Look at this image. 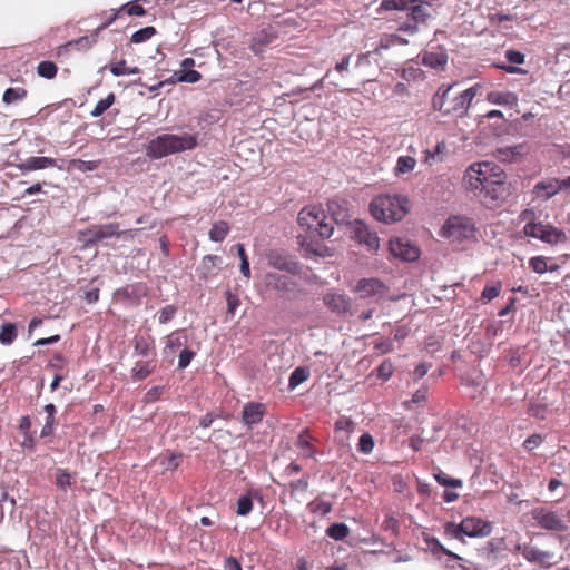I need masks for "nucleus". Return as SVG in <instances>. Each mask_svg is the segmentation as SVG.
<instances>
[{
    "mask_svg": "<svg viewBox=\"0 0 570 570\" xmlns=\"http://www.w3.org/2000/svg\"><path fill=\"white\" fill-rule=\"evenodd\" d=\"M445 148H446L445 142L441 141V142L436 144L433 153L430 150H426L425 151V155H426L425 163L431 164V160L434 159L435 155L444 153Z\"/></svg>",
    "mask_w": 570,
    "mask_h": 570,
    "instance_id": "338daca9",
    "label": "nucleus"
},
{
    "mask_svg": "<svg viewBox=\"0 0 570 570\" xmlns=\"http://www.w3.org/2000/svg\"><path fill=\"white\" fill-rule=\"evenodd\" d=\"M525 150H527V147L523 144L515 145V146L502 147V148H498L494 151V157L499 161L512 163L518 157L522 156L525 153Z\"/></svg>",
    "mask_w": 570,
    "mask_h": 570,
    "instance_id": "4be33fe9",
    "label": "nucleus"
},
{
    "mask_svg": "<svg viewBox=\"0 0 570 570\" xmlns=\"http://www.w3.org/2000/svg\"><path fill=\"white\" fill-rule=\"evenodd\" d=\"M98 33L95 31L90 36H83L75 40H70L58 47V56L68 53L71 50H88L97 42Z\"/></svg>",
    "mask_w": 570,
    "mask_h": 570,
    "instance_id": "a211bd4d",
    "label": "nucleus"
},
{
    "mask_svg": "<svg viewBox=\"0 0 570 570\" xmlns=\"http://www.w3.org/2000/svg\"><path fill=\"white\" fill-rule=\"evenodd\" d=\"M505 58L509 62L515 63V65H522L525 60V56L517 50H508L505 52Z\"/></svg>",
    "mask_w": 570,
    "mask_h": 570,
    "instance_id": "680f3d73",
    "label": "nucleus"
},
{
    "mask_svg": "<svg viewBox=\"0 0 570 570\" xmlns=\"http://www.w3.org/2000/svg\"><path fill=\"white\" fill-rule=\"evenodd\" d=\"M55 483L63 491L71 487V474L69 471L61 468L57 469L55 473Z\"/></svg>",
    "mask_w": 570,
    "mask_h": 570,
    "instance_id": "58836bf2",
    "label": "nucleus"
},
{
    "mask_svg": "<svg viewBox=\"0 0 570 570\" xmlns=\"http://www.w3.org/2000/svg\"><path fill=\"white\" fill-rule=\"evenodd\" d=\"M461 528H463L464 535L470 538L488 537L492 532V523L484 521L480 518L468 517L461 521Z\"/></svg>",
    "mask_w": 570,
    "mask_h": 570,
    "instance_id": "2eb2a0df",
    "label": "nucleus"
},
{
    "mask_svg": "<svg viewBox=\"0 0 570 570\" xmlns=\"http://www.w3.org/2000/svg\"><path fill=\"white\" fill-rule=\"evenodd\" d=\"M391 254L405 262H414L420 257V249L410 240L393 238L390 240Z\"/></svg>",
    "mask_w": 570,
    "mask_h": 570,
    "instance_id": "ddd939ff",
    "label": "nucleus"
},
{
    "mask_svg": "<svg viewBox=\"0 0 570 570\" xmlns=\"http://www.w3.org/2000/svg\"><path fill=\"white\" fill-rule=\"evenodd\" d=\"M425 542L433 554L442 553V554L450 557L453 560H461L460 556L448 550L436 538H434V537L426 538Z\"/></svg>",
    "mask_w": 570,
    "mask_h": 570,
    "instance_id": "7c9ffc66",
    "label": "nucleus"
},
{
    "mask_svg": "<svg viewBox=\"0 0 570 570\" xmlns=\"http://www.w3.org/2000/svg\"><path fill=\"white\" fill-rule=\"evenodd\" d=\"M355 429V423L350 417L342 416L335 422L336 436L341 443H346L351 433Z\"/></svg>",
    "mask_w": 570,
    "mask_h": 570,
    "instance_id": "393cba45",
    "label": "nucleus"
},
{
    "mask_svg": "<svg viewBox=\"0 0 570 570\" xmlns=\"http://www.w3.org/2000/svg\"><path fill=\"white\" fill-rule=\"evenodd\" d=\"M374 439L370 433H363L358 440L357 451L363 454H370L374 449Z\"/></svg>",
    "mask_w": 570,
    "mask_h": 570,
    "instance_id": "37998d69",
    "label": "nucleus"
},
{
    "mask_svg": "<svg viewBox=\"0 0 570 570\" xmlns=\"http://www.w3.org/2000/svg\"><path fill=\"white\" fill-rule=\"evenodd\" d=\"M27 90L21 87L17 88H8L2 96V101L6 105H11L18 101L23 100L27 97Z\"/></svg>",
    "mask_w": 570,
    "mask_h": 570,
    "instance_id": "473e14b6",
    "label": "nucleus"
},
{
    "mask_svg": "<svg viewBox=\"0 0 570 570\" xmlns=\"http://www.w3.org/2000/svg\"><path fill=\"white\" fill-rule=\"evenodd\" d=\"M542 443V438L540 434H533L529 436L524 441V448L529 451H532L533 449L538 448Z\"/></svg>",
    "mask_w": 570,
    "mask_h": 570,
    "instance_id": "0e129e2a",
    "label": "nucleus"
},
{
    "mask_svg": "<svg viewBox=\"0 0 570 570\" xmlns=\"http://www.w3.org/2000/svg\"><path fill=\"white\" fill-rule=\"evenodd\" d=\"M352 233L354 239L366 246L370 250L380 248V238L377 234L368 228L362 220H354L352 224Z\"/></svg>",
    "mask_w": 570,
    "mask_h": 570,
    "instance_id": "f8f14e48",
    "label": "nucleus"
},
{
    "mask_svg": "<svg viewBox=\"0 0 570 570\" xmlns=\"http://www.w3.org/2000/svg\"><path fill=\"white\" fill-rule=\"evenodd\" d=\"M474 232L475 228L472 220L461 216L450 217L442 227V236L456 242L473 237Z\"/></svg>",
    "mask_w": 570,
    "mask_h": 570,
    "instance_id": "6e6552de",
    "label": "nucleus"
},
{
    "mask_svg": "<svg viewBox=\"0 0 570 570\" xmlns=\"http://www.w3.org/2000/svg\"><path fill=\"white\" fill-rule=\"evenodd\" d=\"M560 193H562V190L559 178L542 179L538 181L532 189L534 199L541 202H547Z\"/></svg>",
    "mask_w": 570,
    "mask_h": 570,
    "instance_id": "dca6fc26",
    "label": "nucleus"
},
{
    "mask_svg": "<svg viewBox=\"0 0 570 570\" xmlns=\"http://www.w3.org/2000/svg\"><path fill=\"white\" fill-rule=\"evenodd\" d=\"M70 167L72 169H77V170H81V171L95 170L98 167V161L72 159V160H70Z\"/></svg>",
    "mask_w": 570,
    "mask_h": 570,
    "instance_id": "8fccbe9b",
    "label": "nucleus"
},
{
    "mask_svg": "<svg viewBox=\"0 0 570 570\" xmlns=\"http://www.w3.org/2000/svg\"><path fill=\"white\" fill-rule=\"evenodd\" d=\"M434 478L439 484L444 485V487L458 488V487L462 485V481L460 479L450 478L442 471H439L438 473H435Z\"/></svg>",
    "mask_w": 570,
    "mask_h": 570,
    "instance_id": "09e8293b",
    "label": "nucleus"
},
{
    "mask_svg": "<svg viewBox=\"0 0 570 570\" xmlns=\"http://www.w3.org/2000/svg\"><path fill=\"white\" fill-rule=\"evenodd\" d=\"M394 371V366L392 362L389 360H385L381 363V365L377 367V376L384 381L389 380Z\"/></svg>",
    "mask_w": 570,
    "mask_h": 570,
    "instance_id": "864d4df0",
    "label": "nucleus"
},
{
    "mask_svg": "<svg viewBox=\"0 0 570 570\" xmlns=\"http://www.w3.org/2000/svg\"><path fill=\"white\" fill-rule=\"evenodd\" d=\"M126 232L119 230V225L116 223L102 224V225H92L86 229L83 235L86 236V243L88 245H96L104 239L119 237Z\"/></svg>",
    "mask_w": 570,
    "mask_h": 570,
    "instance_id": "9d476101",
    "label": "nucleus"
},
{
    "mask_svg": "<svg viewBox=\"0 0 570 570\" xmlns=\"http://www.w3.org/2000/svg\"><path fill=\"white\" fill-rule=\"evenodd\" d=\"M416 164V159L412 156H400L396 160L393 173L396 177H404L414 170Z\"/></svg>",
    "mask_w": 570,
    "mask_h": 570,
    "instance_id": "a878e982",
    "label": "nucleus"
},
{
    "mask_svg": "<svg viewBox=\"0 0 570 570\" xmlns=\"http://www.w3.org/2000/svg\"><path fill=\"white\" fill-rule=\"evenodd\" d=\"M448 62V55L445 51H429L422 56V63L426 67L438 69L444 67Z\"/></svg>",
    "mask_w": 570,
    "mask_h": 570,
    "instance_id": "bb28decb",
    "label": "nucleus"
},
{
    "mask_svg": "<svg viewBox=\"0 0 570 570\" xmlns=\"http://www.w3.org/2000/svg\"><path fill=\"white\" fill-rule=\"evenodd\" d=\"M481 164L489 165V168H487V171H485V167H482V169H481L482 174L483 173L485 174L484 175L485 178L505 180V178H507L505 174L499 166H497L495 164L490 163V161H482Z\"/></svg>",
    "mask_w": 570,
    "mask_h": 570,
    "instance_id": "ea45409f",
    "label": "nucleus"
},
{
    "mask_svg": "<svg viewBox=\"0 0 570 570\" xmlns=\"http://www.w3.org/2000/svg\"><path fill=\"white\" fill-rule=\"evenodd\" d=\"M307 379H308L307 370H305L303 367H297L292 372V374L289 376L288 386H289V389H295L301 383L305 382Z\"/></svg>",
    "mask_w": 570,
    "mask_h": 570,
    "instance_id": "79ce46f5",
    "label": "nucleus"
},
{
    "mask_svg": "<svg viewBox=\"0 0 570 570\" xmlns=\"http://www.w3.org/2000/svg\"><path fill=\"white\" fill-rule=\"evenodd\" d=\"M127 11V13L129 16H145L146 13V10L144 9L142 6L138 4L137 2H129L125 6H122L120 9H119V12H122V11Z\"/></svg>",
    "mask_w": 570,
    "mask_h": 570,
    "instance_id": "5fc2aeb1",
    "label": "nucleus"
},
{
    "mask_svg": "<svg viewBox=\"0 0 570 570\" xmlns=\"http://www.w3.org/2000/svg\"><path fill=\"white\" fill-rule=\"evenodd\" d=\"M219 262L220 257L216 255H207L203 258L200 269L204 271V278L209 276L212 269L215 268Z\"/></svg>",
    "mask_w": 570,
    "mask_h": 570,
    "instance_id": "a18cd8bd",
    "label": "nucleus"
},
{
    "mask_svg": "<svg viewBox=\"0 0 570 570\" xmlns=\"http://www.w3.org/2000/svg\"><path fill=\"white\" fill-rule=\"evenodd\" d=\"M501 284H489L482 291L481 297L485 302H490L500 294Z\"/></svg>",
    "mask_w": 570,
    "mask_h": 570,
    "instance_id": "3c124183",
    "label": "nucleus"
},
{
    "mask_svg": "<svg viewBox=\"0 0 570 570\" xmlns=\"http://www.w3.org/2000/svg\"><path fill=\"white\" fill-rule=\"evenodd\" d=\"M324 305L336 315H345L351 312L352 301L342 293L330 291L323 296Z\"/></svg>",
    "mask_w": 570,
    "mask_h": 570,
    "instance_id": "4468645a",
    "label": "nucleus"
},
{
    "mask_svg": "<svg viewBox=\"0 0 570 570\" xmlns=\"http://www.w3.org/2000/svg\"><path fill=\"white\" fill-rule=\"evenodd\" d=\"M187 344V336L185 335L183 330H178L166 336V343L164 347V353L166 355L174 354L178 348L185 346Z\"/></svg>",
    "mask_w": 570,
    "mask_h": 570,
    "instance_id": "5701e85b",
    "label": "nucleus"
},
{
    "mask_svg": "<svg viewBox=\"0 0 570 570\" xmlns=\"http://www.w3.org/2000/svg\"><path fill=\"white\" fill-rule=\"evenodd\" d=\"M487 100L493 105L500 106H517L518 96L511 91H490L487 95Z\"/></svg>",
    "mask_w": 570,
    "mask_h": 570,
    "instance_id": "b1692460",
    "label": "nucleus"
},
{
    "mask_svg": "<svg viewBox=\"0 0 570 570\" xmlns=\"http://www.w3.org/2000/svg\"><path fill=\"white\" fill-rule=\"evenodd\" d=\"M57 160L55 158L45 157V156H33L29 157L22 163L17 165V168L21 173H29L33 170H40L49 167H56Z\"/></svg>",
    "mask_w": 570,
    "mask_h": 570,
    "instance_id": "aec40b11",
    "label": "nucleus"
},
{
    "mask_svg": "<svg viewBox=\"0 0 570 570\" xmlns=\"http://www.w3.org/2000/svg\"><path fill=\"white\" fill-rule=\"evenodd\" d=\"M156 35V29L154 27H145L134 32L130 41L134 43H141L149 40L153 36Z\"/></svg>",
    "mask_w": 570,
    "mask_h": 570,
    "instance_id": "a19ab883",
    "label": "nucleus"
},
{
    "mask_svg": "<svg viewBox=\"0 0 570 570\" xmlns=\"http://www.w3.org/2000/svg\"><path fill=\"white\" fill-rule=\"evenodd\" d=\"M115 102V94L110 92L106 98L100 99L95 108L91 110L90 115L94 118L100 117L107 109H109Z\"/></svg>",
    "mask_w": 570,
    "mask_h": 570,
    "instance_id": "e433bc0d",
    "label": "nucleus"
},
{
    "mask_svg": "<svg viewBox=\"0 0 570 570\" xmlns=\"http://www.w3.org/2000/svg\"><path fill=\"white\" fill-rule=\"evenodd\" d=\"M156 368L154 361L137 362L131 368V376L135 381H141L150 375Z\"/></svg>",
    "mask_w": 570,
    "mask_h": 570,
    "instance_id": "cd10ccee",
    "label": "nucleus"
},
{
    "mask_svg": "<svg viewBox=\"0 0 570 570\" xmlns=\"http://www.w3.org/2000/svg\"><path fill=\"white\" fill-rule=\"evenodd\" d=\"M177 308L174 305H166L159 311L158 321L160 324H166L174 318Z\"/></svg>",
    "mask_w": 570,
    "mask_h": 570,
    "instance_id": "603ef678",
    "label": "nucleus"
},
{
    "mask_svg": "<svg viewBox=\"0 0 570 570\" xmlns=\"http://www.w3.org/2000/svg\"><path fill=\"white\" fill-rule=\"evenodd\" d=\"M253 510V501L247 495H242L237 500V514L245 517Z\"/></svg>",
    "mask_w": 570,
    "mask_h": 570,
    "instance_id": "49530a36",
    "label": "nucleus"
},
{
    "mask_svg": "<svg viewBox=\"0 0 570 570\" xmlns=\"http://www.w3.org/2000/svg\"><path fill=\"white\" fill-rule=\"evenodd\" d=\"M268 278L271 279V282H275V287L277 289H286L288 287V279L283 275L269 274Z\"/></svg>",
    "mask_w": 570,
    "mask_h": 570,
    "instance_id": "e2e57ef3",
    "label": "nucleus"
},
{
    "mask_svg": "<svg viewBox=\"0 0 570 570\" xmlns=\"http://www.w3.org/2000/svg\"><path fill=\"white\" fill-rule=\"evenodd\" d=\"M297 222L301 227L308 232H315L321 238H330L334 227L324 210L317 206L305 207L298 213Z\"/></svg>",
    "mask_w": 570,
    "mask_h": 570,
    "instance_id": "423d86ee",
    "label": "nucleus"
},
{
    "mask_svg": "<svg viewBox=\"0 0 570 570\" xmlns=\"http://www.w3.org/2000/svg\"><path fill=\"white\" fill-rule=\"evenodd\" d=\"M268 263L271 266L279 271H286L292 274H297L299 272V266L295 261L288 259L277 253L269 254Z\"/></svg>",
    "mask_w": 570,
    "mask_h": 570,
    "instance_id": "412c9836",
    "label": "nucleus"
},
{
    "mask_svg": "<svg viewBox=\"0 0 570 570\" xmlns=\"http://www.w3.org/2000/svg\"><path fill=\"white\" fill-rule=\"evenodd\" d=\"M360 294V298L381 299L387 294L389 287L379 278H362L357 282L355 289Z\"/></svg>",
    "mask_w": 570,
    "mask_h": 570,
    "instance_id": "9b49d317",
    "label": "nucleus"
},
{
    "mask_svg": "<svg viewBox=\"0 0 570 570\" xmlns=\"http://www.w3.org/2000/svg\"><path fill=\"white\" fill-rule=\"evenodd\" d=\"M202 76L197 70L190 69V70H179L176 71L171 78L168 80L170 83L175 82H187V83H195L198 80H200Z\"/></svg>",
    "mask_w": 570,
    "mask_h": 570,
    "instance_id": "c85d7f7f",
    "label": "nucleus"
},
{
    "mask_svg": "<svg viewBox=\"0 0 570 570\" xmlns=\"http://www.w3.org/2000/svg\"><path fill=\"white\" fill-rule=\"evenodd\" d=\"M127 68L126 60L124 59L109 66L110 72L116 77L127 75Z\"/></svg>",
    "mask_w": 570,
    "mask_h": 570,
    "instance_id": "052dcab7",
    "label": "nucleus"
},
{
    "mask_svg": "<svg viewBox=\"0 0 570 570\" xmlns=\"http://www.w3.org/2000/svg\"><path fill=\"white\" fill-rule=\"evenodd\" d=\"M195 355H196V353L194 351L184 348L179 354L178 368H180V370L186 368L190 364V362L195 357Z\"/></svg>",
    "mask_w": 570,
    "mask_h": 570,
    "instance_id": "6e6d98bb",
    "label": "nucleus"
},
{
    "mask_svg": "<svg viewBox=\"0 0 570 570\" xmlns=\"http://www.w3.org/2000/svg\"><path fill=\"white\" fill-rule=\"evenodd\" d=\"M292 492H305L308 488V478L303 476L302 479H298L296 481H292L288 484Z\"/></svg>",
    "mask_w": 570,
    "mask_h": 570,
    "instance_id": "bf43d9fd",
    "label": "nucleus"
},
{
    "mask_svg": "<svg viewBox=\"0 0 570 570\" xmlns=\"http://www.w3.org/2000/svg\"><path fill=\"white\" fill-rule=\"evenodd\" d=\"M455 86L456 82L441 86L432 98V107L444 116L464 117L481 86L475 83L461 92L454 91Z\"/></svg>",
    "mask_w": 570,
    "mask_h": 570,
    "instance_id": "f03ea898",
    "label": "nucleus"
},
{
    "mask_svg": "<svg viewBox=\"0 0 570 570\" xmlns=\"http://www.w3.org/2000/svg\"><path fill=\"white\" fill-rule=\"evenodd\" d=\"M381 9L406 11L407 19L401 22L399 30L407 35L416 33L419 26L432 16L431 3L423 0H383Z\"/></svg>",
    "mask_w": 570,
    "mask_h": 570,
    "instance_id": "7ed1b4c3",
    "label": "nucleus"
},
{
    "mask_svg": "<svg viewBox=\"0 0 570 570\" xmlns=\"http://www.w3.org/2000/svg\"><path fill=\"white\" fill-rule=\"evenodd\" d=\"M312 505H313V511L315 513L321 514V515H325V514L330 513L331 510H332V503L326 502V501H317V500H315L312 503Z\"/></svg>",
    "mask_w": 570,
    "mask_h": 570,
    "instance_id": "13d9d810",
    "label": "nucleus"
},
{
    "mask_svg": "<svg viewBox=\"0 0 570 570\" xmlns=\"http://www.w3.org/2000/svg\"><path fill=\"white\" fill-rule=\"evenodd\" d=\"M527 236L538 238L547 244L557 245L567 242L563 230L543 223H528L523 227Z\"/></svg>",
    "mask_w": 570,
    "mask_h": 570,
    "instance_id": "0eeeda50",
    "label": "nucleus"
},
{
    "mask_svg": "<svg viewBox=\"0 0 570 570\" xmlns=\"http://www.w3.org/2000/svg\"><path fill=\"white\" fill-rule=\"evenodd\" d=\"M326 534L336 540H344L350 534V529L345 523H333L326 529Z\"/></svg>",
    "mask_w": 570,
    "mask_h": 570,
    "instance_id": "72a5a7b5",
    "label": "nucleus"
},
{
    "mask_svg": "<svg viewBox=\"0 0 570 570\" xmlns=\"http://www.w3.org/2000/svg\"><path fill=\"white\" fill-rule=\"evenodd\" d=\"M17 338V327L12 323H6L2 325L0 331V343L3 345H10Z\"/></svg>",
    "mask_w": 570,
    "mask_h": 570,
    "instance_id": "c9c22d12",
    "label": "nucleus"
},
{
    "mask_svg": "<svg viewBox=\"0 0 570 570\" xmlns=\"http://www.w3.org/2000/svg\"><path fill=\"white\" fill-rule=\"evenodd\" d=\"M153 350V340L144 336H135L134 338V354L137 356H148Z\"/></svg>",
    "mask_w": 570,
    "mask_h": 570,
    "instance_id": "2f4dec72",
    "label": "nucleus"
},
{
    "mask_svg": "<svg viewBox=\"0 0 570 570\" xmlns=\"http://www.w3.org/2000/svg\"><path fill=\"white\" fill-rule=\"evenodd\" d=\"M197 146V136L190 134H163L148 141L145 148L150 159H161L173 154L191 150Z\"/></svg>",
    "mask_w": 570,
    "mask_h": 570,
    "instance_id": "20e7f679",
    "label": "nucleus"
},
{
    "mask_svg": "<svg viewBox=\"0 0 570 570\" xmlns=\"http://www.w3.org/2000/svg\"><path fill=\"white\" fill-rule=\"evenodd\" d=\"M224 570H242V566L237 559L228 557L224 561Z\"/></svg>",
    "mask_w": 570,
    "mask_h": 570,
    "instance_id": "774afa93",
    "label": "nucleus"
},
{
    "mask_svg": "<svg viewBox=\"0 0 570 570\" xmlns=\"http://www.w3.org/2000/svg\"><path fill=\"white\" fill-rule=\"evenodd\" d=\"M265 414V405L257 402H249L244 405L242 411V420L249 429L259 423Z\"/></svg>",
    "mask_w": 570,
    "mask_h": 570,
    "instance_id": "6ab92c4d",
    "label": "nucleus"
},
{
    "mask_svg": "<svg viewBox=\"0 0 570 570\" xmlns=\"http://www.w3.org/2000/svg\"><path fill=\"white\" fill-rule=\"evenodd\" d=\"M517 550L522 552V556L529 561L533 563H538L544 568H549L552 566V559L554 554L550 551H542L534 547H521L517 546Z\"/></svg>",
    "mask_w": 570,
    "mask_h": 570,
    "instance_id": "f3484780",
    "label": "nucleus"
},
{
    "mask_svg": "<svg viewBox=\"0 0 570 570\" xmlns=\"http://www.w3.org/2000/svg\"><path fill=\"white\" fill-rule=\"evenodd\" d=\"M444 533L449 537L459 539L463 541V528H461V522L459 524L454 522H446L444 525Z\"/></svg>",
    "mask_w": 570,
    "mask_h": 570,
    "instance_id": "de8ad7c7",
    "label": "nucleus"
},
{
    "mask_svg": "<svg viewBox=\"0 0 570 570\" xmlns=\"http://www.w3.org/2000/svg\"><path fill=\"white\" fill-rule=\"evenodd\" d=\"M370 210L380 222L386 224L399 222L409 213V199L400 195H381L371 202Z\"/></svg>",
    "mask_w": 570,
    "mask_h": 570,
    "instance_id": "39448f33",
    "label": "nucleus"
},
{
    "mask_svg": "<svg viewBox=\"0 0 570 570\" xmlns=\"http://www.w3.org/2000/svg\"><path fill=\"white\" fill-rule=\"evenodd\" d=\"M301 245L302 247H304L306 250L313 253L314 255H317V256H324V252L326 250V248L323 246V245H318V244H313L312 242H307L306 238H303L301 240Z\"/></svg>",
    "mask_w": 570,
    "mask_h": 570,
    "instance_id": "4d7b16f0",
    "label": "nucleus"
},
{
    "mask_svg": "<svg viewBox=\"0 0 570 570\" xmlns=\"http://www.w3.org/2000/svg\"><path fill=\"white\" fill-rule=\"evenodd\" d=\"M529 265L532 268V271L538 274H543L548 271L553 272V271L558 269L557 265L548 266L547 258L542 257V256H535V257L530 258Z\"/></svg>",
    "mask_w": 570,
    "mask_h": 570,
    "instance_id": "f704fd0d",
    "label": "nucleus"
},
{
    "mask_svg": "<svg viewBox=\"0 0 570 570\" xmlns=\"http://www.w3.org/2000/svg\"><path fill=\"white\" fill-rule=\"evenodd\" d=\"M58 68L57 66L49 60L39 62L37 67V73L46 79H53L57 75Z\"/></svg>",
    "mask_w": 570,
    "mask_h": 570,
    "instance_id": "4c0bfd02",
    "label": "nucleus"
},
{
    "mask_svg": "<svg viewBox=\"0 0 570 570\" xmlns=\"http://www.w3.org/2000/svg\"><path fill=\"white\" fill-rule=\"evenodd\" d=\"M535 524L549 531H566L567 525L558 512L547 508H535L531 511Z\"/></svg>",
    "mask_w": 570,
    "mask_h": 570,
    "instance_id": "1a4fd4ad",
    "label": "nucleus"
},
{
    "mask_svg": "<svg viewBox=\"0 0 570 570\" xmlns=\"http://www.w3.org/2000/svg\"><path fill=\"white\" fill-rule=\"evenodd\" d=\"M296 444L305 452L306 456L312 458L314 455V450L311 445L309 435L306 430L298 435Z\"/></svg>",
    "mask_w": 570,
    "mask_h": 570,
    "instance_id": "c03bdc74",
    "label": "nucleus"
},
{
    "mask_svg": "<svg viewBox=\"0 0 570 570\" xmlns=\"http://www.w3.org/2000/svg\"><path fill=\"white\" fill-rule=\"evenodd\" d=\"M229 233V226L226 222L219 220L213 224L208 236L212 242L220 243L223 242Z\"/></svg>",
    "mask_w": 570,
    "mask_h": 570,
    "instance_id": "c756f323",
    "label": "nucleus"
},
{
    "mask_svg": "<svg viewBox=\"0 0 570 570\" xmlns=\"http://www.w3.org/2000/svg\"><path fill=\"white\" fill-rule=\"evenodd\" d=\"M487 164H472L465 171L463 183L466 190L472 191L487 207H498L508 196L505 180L488 179L481 171Z\"/></svg>",
    "mask_w": 570,
    "mask_h": 570,
    "instance_id": "f257e3e1",
    "label": "nucleus"
},
{
    "mask_svg": "<svg viewBox=\"0 0 570 570\" xmlns=\"http://www.w3.org/2000/svg\"><path fill=\"white\" fill-rule=\"evenodd\" d=\"M374 350L381 354L389 353V352L393 351V342L390 340L380 341V342L375 343Z\"/></svg>",
    "mask_w": 570,
    "mask_h": 570,
    "instance_id": "69168bd1",
    "label": "nucleus"
}]
</instances>
